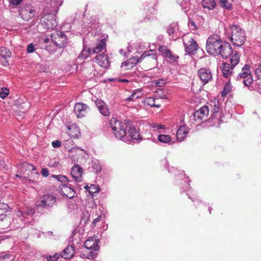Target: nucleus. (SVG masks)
Listing matches in <instances>:
<instances>
[{
	"mask_svg": "<svg viewBox=\"0 0 261 261\" xmlns=\"http://www.w3.org/2000/svg\"><path fill=\"white\" fill-rule=\"evenodd\" d=\"M231 35L230 40L234 45L241 46L245 42V32L238 25H232L230 27Z\"/></svg>",
	"mask_w": 261,
	"mask_h": 261,
	"instance_id": "nucleus-3",
	"label": "nucleus"
},
{
	"mask_svg": "<svg viewBox=\"0 0 261 261\" xmlns=\"http://www.w3.org/2000/svg\"><path fill=\"white\" fill-rule=\"evenodd\" d=\"M109 125L116 138L124 142H129L126 136L127 126L115 118H112L109 122Z\"/></svg>",
	"mask_w": 261,
	"mask_h": 261,
	"instance_id": "nucleus-2",
	"label": "nucleus"
},
{
	"mask_svg": "<svg viewBox=\"0 0 261 261\" xmlns=\"http://www.w3.org/2000/svg\"><path fill=\"white\" fill-rule=\"evenodd\" d=\"M91 53L92 50L89 47L85 46L80 54L79 58L81 59L87 58Z\"/></svg>",
	"mask_w": 261,
	"mask_h": 261,
	"instance_id": "nucleus-30",
	"label": "nucleus"
},
{
	"mask_svg": "<svg viewBox=\"0 0 261 261\" xmlns=\"http://www.w3.org/2000/svg\"><path fill=\"white\" fill-rule=\"evenodd\" d=\"M186 137V135H184L182 134H180L178 135V132L177 131L176 133V138L177 140L180 142L182 141Z\"/></svg>",
	"mask_w": 261,
	"mask_h": 261,
	"instance_id": "nucleus-48",
	"label": "nucleus"
},
{
	"mask_svg": "<svg viewBox=\"0 0 261 261\" xmlns=\"http://www.w3.org/2000/svg\"><path fill=\"white\" fill-rule=\"evenodd\" d=\"M188 26L192 30L195 31L198 29L197 26L194 20L190 19L188 22Z\"/></svg>",
	"mask_w": 261,
	"mask_h": 261,
	"instance_id": "nucleus-40",
	"label": "nucleus"
},
{
	"mask_svg": "<svg viewBox=\"0 0 261 261\" xmlns=\"http://www.w3.org/2000/svg\"><path fill=\"white\" fill-rule=\"evenodd\" d=\"M52 146L54 148H59L61 146V143L59 140H55L52 142Z\"/></svg>",
	"mask_w": 261,
	"mask_h": 261,
	"instance_id": "nucleus-47",
	"label": "nucleus"
},
{
	"mask_svg": "<svg viewBox=\"0 0 261 261\" xmlns=\"http://www.w3.org/2000/svg\"><path fill=\"white\" fill-rule=\"evenodd\" d=\"M183 42L185 47V51L188 54H193L197 50L198 46L194 39L189 35L183 37Z\"/></svg>",
	"mask_w": 261,
	"mask_h": 261,
	"instance_id": "nucleus-6",
	"label": "nucleus"
},
{
	"mask_svg": "<svg viewBox=\"0 0 261 261\" xmlns=\"http://www.w3.org/2000/svg\"><path fill=\"white\" fill-rule=\"evenodd\" d=\"M219 110V108L216 106H215L214 108L213 109V110L212 111V112H213V115L218 112Z\"/></svg>",
	"mask_w": 261,
	"mask_h": 261,
	"instance_id": "nucleus-57",
	"label": "nucleus"
},
{
	"mask_svg": "<svg viewBox=\"0 0 261 261\" xmlns=\"http://www.w3.org/2000/svg\"><path fill=\"white\" fill-rule=\"evenodd\" d=\"M35 50L34 46L33 44H30L27 47V52L32 53Z\"/></svg>",
	"mask_w": 261,
	"mask_h": 261,
	"instance_id": "nucleus-49",
	"label": "nucleus"
},
{
	"mask_svg": "<svg viewBox=\"0 0 261 261\" xmlns=\"http://www.w3.org/2000/svg\"><path fill=\"white\" fill-rule=\"evenodd\" d=\"M106 46V41L105 39H101L95 47H93L91 50L93 54H97L101 52L103 49L105 48Z\"/></svg>",
	"mask_w": 261,
	"mask_h": 261,
	"instance_id": "nucleus-21",
	"label": "nucleus"
},
{
	"mask_svg": "<svg viewBox=\"0 0 261 261\" xmlns=\"http://www.w3.org/2000/svg\"><path fill=\"white\" fill-rule=\"evenodd\" d=\"M25 165V167L29 169V170H31L32 171H35L36 169V168L34 165L29 164V163H25L24 164Z\"/></svg>",
	"mask_w": 261,
	"mask_h": 261,
	"instance_id": "nucleus-50",
	"label": "nucleus"
},
{
	"mask_svg": "<svg viewBox=\"0 0 261 261\" xmlns=\"http://www.w3.org/2000/svg\"><path fill=\"white\" fill-rule=\"evenodd\" d=\"M63 4L62 0H49L47 2L44 9V12H54L57 13L59 10V7Z\"/></svg>",
	"mask_w": 261,
	"mask_h": 261,
	"instance_id": "nucleus-11",
	"label": "nucleus"
},
{
	"mask_svg": "<svg viewBox=\"0 0 261 261\" xmlns=\"http://www.w3.org/2000/svg\"><path fill=\"white\" fill-rule=\"evenodd\" d=\"M198 75L204 84L212 79V75L210 69L201 68L198 71Z\"/></svg>",
	"mask_w": 261,
	"mask_h": 261,
	"instance_id": "nucleus-14",
	"label": "nucleus"
},
{
	"mask_svg": "<svg viewBox=\"0 0 261 261\" xmlns=\"http://www.w3.org/2000/svg\"><path fill=\"white\" fill-rule=\"evenodd\" d=\"M208 106H204L202 107L195 112L194 114L195 120L199 123L205 121L208 116Z\"/></svg>",
	"mask_w": 261,
	"mask_h": 261,
	"instance_id": "nucleus-9",
	"label": "nucleus"
},
{
	"mask_svg": "<svg viewBox=\"0 0 261 261\" xmlns=\"http://www.w3.org/2000/svg\"><path fill=\"white\" fill-rule=\"evenodd\" d=\"M60 193L61 195L69 198H72L74 196V190L66 184H61L60 186Z\"/></svg>",
	"mask_w": 261,
	"mask_h": 261,
	"instance_id": "nucleus-16",
	"label": "nucleus"
},
{
	"mask_svg": "<svg viewBox=\"0 0 261 261\" xmlns=\"http://www.w3.org/2000/svg\"><path fill=\"white\" fill-rule=\"evenodd\" d=\"M170 50L167 48V47L165 46H160L159 48V51L162 54L163 56H165L167 52H168Z\"/></svg>",
	"mask_w": 261,
	"mask_h": 261,
	"instance_id": "nucleus-41",
	"label": "nucleus"
},
{
	"mask_svg": "<svg viewBox=\"0 0 261 261\" xmlns=\"http://www.w3.org/2000/svg\"><path fill=\"white\" fill-rule=\"evenodd\" d=\"M22 0H10V4L14 5L17 6L20 4Z\"/></svg>",
	"mask_w": 261,
	"mask_h": 261,
	"instance_id": "nucleus-53",
	"label": "nucleus"
},
{
	"mask_svg": "<svg viewBox=\"0 0 261 261\" xmlns=\"http://www.w3.org/2000/svg\"><path fill=\"white\" fill-rule=\"evenodd\" d=\"M8 206L5 203H0V210H4L6 211L8 209Z\"/></svg>",
	"mask_w": 261,
	"mask_h": 261,
	"instance_id": "nucleus-52",
	"label": "nucleus"
},
{
	"mask_svg": "<svg viewBox=\"0 0 261 261\" xmlns=\"http://www.w3.org/2000/svg\"><path fill=\"white\" fill-rule=\"evenodd\" d=\"M145 105L149 106L151 107L160 108L161 105L159 104H155V99L153 97H146L144 101Z\"/></svg>",
	"mask_w": 261,
	"mask_h": 261,
	"instance_id": "nucleus-28",
	"label": "nucleus"
},
{
	"mask_svg": "<svg viewBox=\"0 0 261 261\" xmlns=\"http://www.w3.org/2000/svg\"><path fill=\"white\" fill-rule=\"evenodd\" d=\"M129 136L134 140H139L140 134L136 128L134 126L129 127L128 130Z\"/></svg>",
	"mask_w": 261,
	"mask_h": 261,
	"instance_id": "nucleus-22",
	"label": "nucleus"
},
{
	"mask_svg": "<svg viewBox=\"0 0 261 261\" xmlns=\"http://www.w3.org/2000/svg\"><path fill=\"white\" fill-rule=\"evenodd\" d=\"M154 84L158 87H163L165 85L166 83V80L161 79L157 80H154L153 81Z\"/></svg>",
	"mask_w": 261,
	"mask_h": 261,
	"instance_id": "nucleus-39",
	"label": "nucleus"
},
{
	"mask_svg": "<svg viewBox=\"0 0 261 261\" xmlns=\"http://www.w3.org/2000/svg\"><path fill=\"white\" fill-rule=\"evenodd\" d=\"M1 62L3 66H7L8 64V61L7 60V59H1Z\"/></svg>",
	"mask_w": 261,
	"mask_h": 261,
	"instance_id": "nucleus-55",
	"label": "nucleus"
},
{
	"mask_svg": "<svg viewBox=\"0 0 261 261\" xmlns=\"http://www.w3.org/2000/svg\"><path fill=\"white\" fill-rule=\"evenodd\" d=\"M85 247L89 250H96L98 246L92 240H87L85 242Z\"/></svg>",
	"mask_w": 261,
	"mask_h": 261,
	"instance_id": "nucleus-26",
	"label": "nucleus"
},
{
	"mask_svg": "<svg viewBox=\"0 0 261 261\" xmlns=\"http://www.w3.org/2000/svg\"><path fill=\"white\" fill-rule=\"evenodd\" d=\"M159 141L163 143H167L168 144H171L172 138L168 135H159L158 137Z\"/></svg>",
	"mask_w": 261,
	"mask_h": 261,
	"instance_id": "nucleus-25",
	"label": "nucleus"
},
{
	"mask_svg": "<svg viewBox=\"0 0 261 261\" xmlns=\"http://www.w3.org/2000/svg\"><path fill=\"white\" fill-rule=\"evenodd\" d=\"M119 81L122 82H126V83H128V80H127V79L119 80Z\"/></svg>",
	"mask_w": 261,
	"mask_h": 261,
	"instance_id": "nucleus-63",
	"label": "nucleus"
},
{
	"mask_svg": "<svg viewBox=\"0 0 261 261\" xmlns=\"http://www.w3.org/2000/svg\"><path fill=\"white\" fill-rule=\"evenodd\" d=\"M142 95V90L138 89L135 92H133V94L126 99V101H134L135 99L140 97Z\"/></svg>",
	"mask_w": 261,
	"mask_h": 261,
	"instance_id": "nucleus-29",
	"label": "nucleus"
},
{
	"mask_svg": "<svg viewBox=\"0 0 261 261\" xmlns=\"http://www.w3.org/2000/svg\"><path fill=\"white\" fill-rule=\"evenodd\" d=\"M158 96L160 98H161V99H167V96L166 95V94H163V95H160L159 94V92L158 93Z\"/></svg>",
	"mask_w": 261,
	"mask_h": 261,
	"instance_id": "nucleus-59",
	"label": "nucleus"
},
{
	"mask_svg": "<svg viewBox=\"0 0 261 261\" xmlns=\"http://www.w3.org/2000/svg\"><path fill=\"white\" fill-rule=\"evenodd\" d=\"M11 218L9 217H7L6 215H3L0 214V221H6L8 222V226H9V223H10Z\"/></svg>",
	"mask_w": 261,
	"mask_h": 261,
	"instance_id": "nucleus-45",
	"label": "nucleus"
},
{
	"mask_svg": "<svg viewBox=\"0 0 261 261\" xmlns=\"http://www.w3.org/2000/svg\"><path fill=\"white\" fill-rule=\"evenodd\" d=\"M119 52H120V53L121 54L123 55H124V56H125V55H126V53H125V52H124V51H123V49H120V50H119Z\"/></svg>",
	"mask_w": 261,
	"mask_h": 261,
	"instance_id": "nucleus-64",
	"label": "nucleus"
},
{
	"mask_svg": "<svg viewBox=\"0 0 261 261\" xmlns=\"http://www.w3.org/2000/svg\"><path fill=\"white\" fill-rule=\"evenodd\" d=\"M94 60L98 65L105 68L108 67L110 65L108 57L103 53L97 55Z\"/></svg>",
	"mask_w": 261,
	"mask_h": 261,
	"instance_id": "nucleus-15",
	"label": "nucleus"
},
{
	"mask_svg": "<svg viewBox=\"0 0 261 261\" xmlns=\"http://www.w3.org/2000/svg\"><path fill=\"white\" fill-rule=\"evenodd\" d=\"M152 127L154 128H156L158 129H162L164 128V126L163 125L158 124L156 123L152 124Z\"/></svg>",
	"mask_w": 261,
	"mask_h": 261,
	"instance_id": "nucleus-54",
	"label": "nucleus"
},
{
	"mask_svg": "<svg viewBox=\"0 0 261 261\" xmlns=\"http://www.w3.org/2000/svg\"><path fill=\"white\" fill-rule=\"evenodd\" d=\"M34 212L35 210L31 208L28 209L27 212L19 211L17 215L24 219H29V217H31L34 214Z\"/></svg>",
	"mask_w": 261,
	"mask_h": 261,
	"instance_id": "nucleus-24",
	"label": "nucleus"
},
{
	"mask_svg": "<svg viewBox=\"0 0 261 261\" xmlns=\"http://www.w3.org/2000/svg\"><path fill=\"white\" fill-rule=\"evenodd\" d=\"M255 73L258 79H261V62L255 69Z\"/></svg>",
	"mask_w": 261,
	"mask_h": 261,
	"instance_id": "nucleus-46",
	"label": "nucleus"
},
{
	"mask_svg": "<svg viewBox=\"0 0 261 261\" xmlns=\"http://www.w3.org/2000/svg\"><path fill=\"white\" fill-rule=\"evenodd\" d=\"M164 58H165L166 61L169 63H174L177 60V57L173 55L170 50L167 52L166 55L164 56Z\"/></svg>",
	"mask_w": 261,
	"mask_h": 261,
	"instance_id": "nucleus-32",
	"label": "nucleus"
},
{
	"mask_svg": "<svg viewBox=\"0 0 261 261\" xmlns=\"http://www.w3.org/2000/svg\"><path fill=\"white\" fill-rule=\"evenodd\" d=\"M202 5L204 8L213 10L216 5L215 0H202Z\"/></svg>",
	"mask_w": 261,
	"mask_h": 261,
	"instance_id": "nucleus-23",
	"label": "nucleus"
},
{
	"mask_svg": "<svg viewBox=\"0 0 261 261\" xmlns=\"http://www.w3.org/2000/svg\"><path fill=\"white\" fill-rule=\"evenodd\" d=\"M95 103L100 113L105 116H109L110 112L107 105L101 100L97 99L95 100Z\"/></svg>",
	"mask_w": 261,
	"mask_h": 261,
	"instance_id": "nucleus-17",
	"label": "nucleus"
},
{
	"mask_svg": "<svg viewBox=\"0 0 261 261\" xmlns=\"http://www.w3.org/2000/svg\"><path fill=\"white\" fill-rule=\"evenodd\" d=\"M83 169L79 165H74L71 170V175L74 180L78 182L83 181Z\"/></svg>",
	"mask_w": 261,
	"mask_h": 261,
	"instance_id": "nucleus-13",
	"label": "nucleus"
},
{
	"mask_svg": "<svg viewBox=\"0 0 261 261\" xmlns=\"http://www.w3.org/2000/svg\"><path fill=\"white\" fill-rule=\"evenodd\" d=\"M230 0H220V3L223 7L227 9H231L232 8V3Z\"/></svg>",
	"mask_w": 261,
	"mask_h": 261,
	"instance_id": "nucleus-33",
	"label": "nucleus"
},
{
	"mask_svg": "<svg viewBox=\"0 0 261 261\" xmlns=\"http://www.w3.org/2000/svg\"><path fill=\"white\" fill-rule=\"evenodd\" d=\"M88 192L90 195L93 196L95 193H98L99 192V189L98 187L94 185H91L89 187Z\"/></svg>",
	"mask_w": 261,
	"mask_h": 261,
	"instance_id": "nucleus-34",
	"label": "nucleus"
},
{
	"mask_svg": "<svg viewBox=\"0 0 261 261\" xmlns=\"http://www.w3.org/2000/svg\"><path fill=\"white\" fill-rule=\"evenodd\" d=\"M51 177L55 178L58 181H60L62 182L68 181V179L66 176L62 175H52Z\"/></svg>",
	"mask_w": 261,
	"mask_h": 261,
	"instance_id": "nucleus-35",
	"label": "nucleus"
},
{
	"mask_svg": "<svg viewBox=\"0 0 261 261\" xmlns=\"http://www.w3.org/2000/svg\"><path fill=\"white\" fill-rule=\"evenodd\" d=\"M51 39L56 46L59 48L64 47L67 43V38L63 32L57 33L51 36Z\"/></svg>",
	"mask_w": 261,
	"mask_h": 261,
	"instance_id": "nucleus-10",
	"label": "nucleus"
},
{
	"mask_svg": "<svg viewBox=\"0 0 261 261\" xmlns=\"http://www.w3.org/2000/svg\"><path fill=\"white\" fill-rule=\"evenodd\" d=\"M34 12L35 11L33 8L31 6L28 5L20 10V14L22 16H26L25 19H27L32 17Z\"/></svg>",
	"mask_w": 261,
	"mask_h": 261,
	"instance_id": "nucleus-20",
	"label": "nucleus"
},
{
	"mask_svg": "<svg viewBox=\"0 0 261 261\" xmlns=\"http://www.w3.org/2000/svg\"><path fill=\"white\" fill-rule=\"evenodd\" d=\"M10 258V255L9 254H2L0 255V261H8Z\"/></svg>",
	"mask_w": 261,
	"mask_h": 261,
	"instance_id": "nucleus-44",
	"label": "nucleus"
},
{
	"mask_svg": "<svg viewBox=\"0 0 261 261\" xmlns=\"http://www.w3.org/2000/svg\"><path fill=\"white\" fill-rule=\"evenodd\" d=\"M177 28L176 23H172L169 25L167 28V33L169 36L173 35L175 32V29Z\"/></svg>",
	"mask_w": 261,
	"mask_h": 261,
	"instance_id": "nucleus-37",
	"label": "nucleus"
},
{
	"mask_svg": "<svg viewBox=\"0 0 261 261\" xmlns=\"http://www.w3.org/2000/svg\"><path fill=\"white\" fill-rule=\"evenodd\" d=\"M41 173L44 177H47L49 175L48 170L46 168L42 169V170L41 171Z\"/></svg>",
	"mask_w": 261,
	"mask_h": 261,
	"instance_id": "nucleus-51",
	"label": "nucleus"
},
{
	"mask_svg": "<svg viewBox=\"0 0 261 261\" xmlns=\"http://www.w3.org/2000/svg\"><path fill=\"white\" fill-rule=\"evenodd\" d=\"M130 63H129L127 64H123V63H122V65H121V66L122 67L123 66H125L126 67H127L126 69H131L132 68H129V67H130Z\"/></svg>",
	"mask_w": 261,
	"mask_h": 261,
	"instance_id": "nucleus-60",
	"label": "nucleus"
},
{
	"mask_svg": "<svg viewBox=\"0 0 261 261\" xmlns=\"http://www.w3.org/2000/svg\"><path fill=\"white\" fill-rule=\"evenodd\" d=\"M129 63H130V65L129 68L134 67L138 63H139V57L138 56L132 57L129 59L123 62V64H127Z\"/></svg>",
	"mask_w": 261,
	"mask_h": 261,
	"instance_id": "nucleus-31",
	"label": "nucleus"
},
{
	"mask_svg": "<svg viewBox=\"0 0 261 261\" xmlns=\"http://www.w3.org/2000/svg\"><path fill=\"white\" fill-rule=\"evenodd\" d=\"M96 173L99 172L101 171V167L99 165L96 166Z\"/></svg>",
	"mask_w": 261,
	"mask_h": 261,
	"instance_id": "nucleus-62",
	"label": "nucleus"
},
{
	"mask_svg": "<svg viewBox=\"0 0 261 261\" xmlns=\"http://www.w3.org/2000/svg\"><path fill=\"white\" fill-rule=\"evenodd\" d=\"M101 216H99L97 218H95L94 219L93 221V223L95 225L96 223L99 221H100L101 220Z\"/></svg>",
	"mask_w": 261,
	"mask_h": 261,
	"instance_id": "nucleus-58",
	"label": "nucleus"
},
{
	"mask_svg": "<svg viewBox=\"0 0 261 261\" xmlns=\"http://www.w3.org/2000/svg\"><path fill=\"white\" fill-rule=\"evenodd\" d=\"M237 79H243L244 85L249 88L253 82L252 71L250 66L248 64L244 65L242 68L241 72L238 74Z\"/></svg>",
	"mask_w": 261,
	"mask_h": 261,
	"instance_id": "nucleus-5",
	"label": "nucleus"
},
{
	"mask_svg": "<svg viewBox=\"0 0 261 261\" xmlns=\"http://www.w3.org/2000/svg\"><path fill=\"white\" fill-rule=\"evenodd\" d=\"M11 56V53L9 49L5 47H1L0 48V57L2 59L9 58Z\"/></svg>",
	"mask_w": 261,
	"mask_h": 261,
	"instance_id": "nucleus-27",
	"label": "nucleus"
},
{
	"mask_svg": "<svg viewBox=\"0 0 261 261\" xmlns=\"http://www.w3.org/2000/svg\"><path fill=\"white\" fill-rule=\"evenodd\" d=\"M9 94V90L8 88L6 87H3L0 89V97L2 98H5Z\"/></svg>",
	"mask_w": 261,
	"mask_h": 261,
	"instance_id": "nucleus-36",
	"label": "nucleus"
},
{
	"mask_svg": "<svg viewBox=\"0 0 261 261\" xmlns=\"http://www.w3.org/2000/svg\"><path fill=\"white\" fill-rule=\"evenodd\" d=\"M206 49L211 55H221L223 58H227L232 53V48L229 43L223 42L217 35H213L207 39Z\"/></svg>",
	"mask_w": 261,
	"mask_h": 261,
	"instance_id": "nucleus-1",
	"label": "nucleus"
},
{
	"mask_svg": "<svg viewBox=\"0 0 261 261\" xmlns=\"http://www.w3.org/2000/svg\"><path fill=\"white\" fill-rule=\"evenodd\" d=\"M75 253V249L73 246L68 245L63 250L61 257L65 259H70L72 257Z\"/></svg>",
	"mask_w": 261,
	"mask_h": 261,
	"instance_id": "nucleus-18",
	"label": "nucleus"
},
{
	"mask_svg": "<svg viewBox=\"0 0 261 261\" xmlns=\"http://www.w3.org/2000/svg\"><path fill=\"white\" fill-rule=\"evenodd\" d=\"M50 259H48V261H56L58 258V256L57 255H54L53 257L49 256Z\"/></svg>",
	"mask_w": 261,
	"mask_h": 261,
	"instance_id": "nucleus-56",
	"label": "nucleus"
},
{
	"mask_svg": "<svg viewBox=\"0 0 261 261\" xmlns=\"http://www.w3.org/2000/svg\"><path fill=\"white\" fill-rule=\"evenodd\" d=\"M76 150L82 151V149L79 148V147H75V148H73L71 149V151H76Z\"/></svg>",
	"mask_w": 261,
	"mask_h": 261,
	"instance_id": "nucleus-61",
	"label": "nucleus"
},
{
	"mask_svg": "<svg viewBox=\"0 0 261 261\" xmlns=\"http://www.w3.org/2000/svg\"><path fill=\"white\" fill-rule=\"evenodd\" d=\"M230 56V64L223 63L222 66V72L225 77H228L232 73V69L239 63L240 56L237 51L232 52Z\"/></svg>",
	"mask_w": 261,
	"mask_h": 261,
	"instance_id": "nucleus-4",
	"label": "nucleus"
},
{
	"mask_svg": "<svg viewBox=\"0 0 261 261\" xmlns=\"http://www.w3.org/2000/svg\"><path fill=\"white\" fill-rule=\"evenodd\" d=\"M56 201L54 195L48 194L43 196L41 199L36 202V206L38 207H49L52 206Z\"/></svg>",
	"mask_w": 261,
	"mask_h": 261,
	"instance_id": "nucleus-7",
	"label": "nucleus"
},
{
	"mask_svg": "<svg viewBox=\"0 0 261 261\" xmlns=\"http://www.w3.org/2000/svg\"><path fill=\"white\" fill-rule=\"evenodd\" d=\"M231 91V87L229 84H227L225 85L223 90L221 92V95L222 96L226 95Z\"/></svg>",
	"mask_w": 261,
	"mask_h": 261,
	"instance_id": "nucleus-38",
	"label": "nucleus"
},
{
	"mask_svg": "<svg viewBox=\"0 0 261 261\" xmlns=\"http://www.w3.org/2000/svg\"><path fill=\"white\" fill-rule=\"evenodd\" d=\"M150 57L153 61H156L157 57L156 55V51L154 49H150L145 51L139 58V63L141 62L145 58Z\"/></svg>",
	"mask_w": 261,
	"mask_h": 261,
	"instance_id": "nucleus-19",
	"label": "nucleus"
},
{
	"mask_svg": "<svg viewBox=\"0 0 261 261\" xmlns=\"http://www.w3.org/2000/svg\"><path fill=\"white\" fill-rule=\"evenodd\" d=\"M177 2L179 4L182 9L187 8V5L188 4L187 0H177Z\"/></svg>",
	"mask_w": 261,
	"mask_h": 261,
	"instance_id": "nucleus-43",
	"label": "nucleus"
},
{
	"mask_svg": "<svg viewBox=\"0 0 261 261\" xmlns=\"http://www.w3.org/2000/svg\"><path fill=\"white\" fill-rule=\"evenodd\" d=\"M89 110V107L83 103H76L74 108V113L78 118L85 116Z\"/></svg>",
	"mask_w": 261,
	"mask_h": 261,
	"instance_id": "nucleus-12",
	"label": "nucleus"
},
{
	"mask_svg": "<svg viewBox=\"0 0 261 261\" xmlns=\"http://www.w3.org/2000/svg\"><path fill=\"white\" fill-rule=\"evenodd\" d=\"M178 132V135L180 134H182L184 135H187L188 134V132L187 130V128L186 126H181L179 127L178 129L177 130Z\"/></svg>",
	"mask_w": 261,
	"mask_h": 261,
	"instance_id": "nucleus-42",
	"label": "nucleus"
},
{
	"mask_svg": "<svg viewBox=\"0 0 261 261\" xmlns=\"http://www.w3.org/2000/svg\"><path fill=\"white\" fill-rule=\"evenodd\" d=\"M44 15L42 18L43 20L46 23L48 28L56 29L58 26V22L56 20V13L54 12H44Z\"/></svg>",
	"mask_w": 261,
	"mask_h": 261,
	"instance_id": "nucleus-8",
	"label": "nucleus"
}]
</instances>
